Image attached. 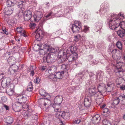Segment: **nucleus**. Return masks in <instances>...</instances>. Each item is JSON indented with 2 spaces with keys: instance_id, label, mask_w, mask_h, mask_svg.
Instances as JSON below:
<instances>
[{
  "instance_id": "14",
  "label": "nucleus",
  "mask_w": 125,
  "mask_h": 125,
  "mask_svg": "<svg viewBox=\"0 0 125 125\" xmlns=\"http://www.w3.org/2000/svg\"><path fill=\"white\" fill-rule=\"evenodd\" d=\"M103 73L101 71L97 72L96 75L97 78L95 81V82L96 84H98L99 82L102 80L103 78Z\"/></svg>"
},
{
  "instance_id": "2",
  "label": "nucleus",
  "mask_w": 125,
  "mask_h": 125,
  "mask_svg": "<svg viewBox=\"0 0 125 125\" xmlns=\"http://www.w3.org/2000/svg\"><path fill=\"white\" fill-rule=\"evenodd\" d=\"M108 57L112 56L115 60L114 63L112 64L115 67L114 72L115 73L125 71V63L122 62H117L121 58L125 61V53L121 52L118 50L114 49L111 52H108Z\"/></svg>"
},
{
  "instance_id": "31",
  "label": "nucleus",
  "mask_w": 125,
  "mask_h": 125,
  "mask_svg": "<svg viewBox=\"0 0 125 125\" xmlns=\"http://www.w3.org/2000/svg\"><path fill=\"white\" fill-rule=\"evenodd\" d=\"M96 88L94 87H93L90 88L89 90V93L91 96L94 95L96 93L95 91Z\"/></svg>"
},
{
  "instance_id": "38",
  "label": "nucleus",
  "mask_w": 125,
  "mask_h": 125,
  "mask_svg": "<svg viewBox=\"0 0 125 125\" xmlns=\"http://www.w3.org/2000/svg\"><path fill=\"white\" fill-rule=\"evenodd\" d=\"M33 90V86L32 83L31 82H30L28 84V85L27 87V90L29 92L32 91Z\"/></svg>"
},
{
  "instance_id": "9",
  "label": "nucleus",
  "mask_w": 125,
  "mask_h": 125,
  "mask_svg": "<svg viewBox=\"0 0 125 125\" xmlns=\"http://www.w3.org/2000/svg\"><path fill=\"white\" fill-rule=\"evenodd\" d=\"M105 79L108 87L106 88H105L104 92H106L108 94H110L112 91L113 88V86L114 85L113 82L115 79L112 76L109 77L107 76Z\"/></svg>"
},
{
  "instance_id": "51",
  "label": "nucleus",
  "mask_w": 125,
  "mask_h": 125,
  "mask_svg": "<svg viewBox=\"0 0 125 125\" xmlns=\"http://www.w3.org/2000/svg\"><path fill=\"white\" fill-rule=\"evenodd\" d=\"M1 100L3 102H6L7 100V98L6 96H3L1 98Z\"/></svg>"
},
{
  "instance_id": "48",
  "label": "nucleus",
  "mask_w": 125,
  "mask_h": 125,
  "mask_svg": "<svg viewBox=\"0 0 125 125\" xmlns=\"http://www.w3.org/2000/svg\"><path fill=\"white\" fill-rule=\"evenodd\" d=\"M51 69V68L50 67H49L47 68L46 70V71L48 72L49 74H52L54 73L52 71V70Z\"/></svg>"
},
{
  "instance_id": "56",
  "label": "nucleus",
  "mask_w": 125,
  "mask_h": 125,
  "mask_svg": "<svg viewBox=\"0 0 125 125\" xmlns=\"http://www.w3.org/2000/svg\"><path fill=\"white\" fill-rule=\"evenodd\" d=\"M120 89L121 90H124L125 89V85H122L119 86Z\"/></svg>"
},
{
  "instance_id": "41",
  "label": "nucleus",
  "mask_w": 125,
  "mask_h": 125,
  "mask_svg": "<svg viewBox=\"0 0 125 125\" xmlns=\"http://www.w3.org/2000/svg\"><path fill=\"white\" fill-rule=\"evenodd\" d=\"M89 27L86 25H85L84 26L83 31L85 33L88 32L89 31Z\"/></svg>"
},
{
  "instance_id": "37",
  "label": "nucleus",
  "mask_w": 125,
  "mask_h": 125,
  "mask_svg": "<svg viewBox=\"0 0 125 125\" xmlns=\"http://www.w3.org/2000/svg\"><path fill=\"white\" fill-rule=\"evenodd\" d=\"M26 2L25 1H21L19 2L18 3V6L19 8L21 9L24 7Z\"/></svg>"
},
{
  "instance_id": "42",
  "label": "nucleus",
  "mask_w": 125,
  "mask_h": 125,
  "mask_svg": "<svg viewBox=\"0 0 125 125\" xmlns=\"http://www.w3.org/2000/svg\"><path fill=\"white\" fill-rule=\"evenodd\" d=\"M17 31L19 33H22L24 31V30H23V29L21 27H19L17 28L16 29Z\"/></svg>"
},
{
  "instance_id": "57",
  "label": "nucleus",
  "mask_w": 125,
  "mask_h": 125,
  "mask_svg": "<svg viewBox=\"0 0 125 125\" xmlns=\"http://www.w3.org/2000/svg\"><path fill=\"white\" fill-rule=\"evenodd\" d=\"M2 107L5 108L6 110H9V106L5 104H3Z\"/></svg>"
},
{
  "instance_id": "43",
  "label": "nucleus",
  "mask_w": 125,
  "mask_h": 125,
  "mask_svg": "<svg viewBox=\"0 0 125 125\" xmlns=\"http://www.w3.org/2000/svg\"><path fill=\"white\" fill-rule=\"evenodd\" d=\"M93 58V56L91 55H89L86 57L87 60L89 62L90 64V62H91L92 61Z\"/></svg>"
},
{
  "instance_id": "17",
  "label": "nucleus",
  "mask_w": 125,
  "mask_h": 125,
  "mask_svg": "<svg viewBox=\"0 0 125 125\" xmlns=\"http://www.w3.org/2000/svg\"><path fill=\"white\" fill-rule=\"evenodd\" d=\"M43 15L42 12L38 11L33 15V18L35 21L38 22L42 17Z\"/></svg>"
},
{
  "instance_id": "13",
  "label": "nucleus",
  "mask_w": 125,
  "mask_h": 125,
  "mask_svg": "<svg viewBox=\"0 0 125 125\" xmlns=\"http://www.w3.org/2000/svg\"><path fill=\"white\" fill-rule=\"evenodd\" d=\"M89 74L91 78V81H87L86 82V83L87 85H94V83L95 82L97 78L96 75L94 74L92 72L89 73Z\"/></svg>"
},
{
  "instance_id": "61",
  "label": "nucleus",
  "mask_w": 125,
  "mask_h": 125,
  "mask_svg": "<svg viewBox=\"0 0 125 125\" xmlns=\"http://www.w3.org/2000/svg\"><path fill=\"white\" fill-rule=\"evenodd\" d=\"M15 39L16 41L18 42L20 41L21 38L20 37L16 36L15 37Z\"/></svg>"
},
{
  "instance_id": "54",
  "label": "nucleus",
  "mask_w": 125,
  "mask_h": 125,
  "mask_svg": "<svg viewBox=\"0 0 125 125\" xmlns=\"http://www.w3.org/2000/svg\"><path fill=\"white\" fill-rule=\"evenodd\" d=\"M106 72L108 73V74H110L111 72V70L110 69L108 66H107L105 68Z\"/></svg>"
},
{
  "instance_id": "27",
  "label": "nucleus",
  "mask_w": 125,
  "mask_h": 125,
  "mask_svg": "<svg viewBox=\"0 0 125 125\" xmlns=\"http://www.w3.org/2000/svg\"><path fill=\"white\" fill-rule=\"evenodd\" d=\"M17 22V20L15 18H13L9 20L8 21V23L10 27L14 25Z\"/></svg>"
},
{
  "instance_id": "32",
  "label": "nucleus",
  "mask_w": 125,
  "mask_h": 125,
  "mask_svg": "<svg viewBox=\"0 0 125 125\" xmlns=\"http://www.w3.org/2000/svg\"><path fill=\"white\" fill-rule=\"evenodd\" d=\"M117 33L120 37L122 38L125 36V30H119L117 31Z\"/></svg>"
},
{
  "instance_id": "33",
  "label": "nucleus",
  "mask_w": 125,
  "mask_h": 125,
  "mask_svg": "<svg viewBox=\"0 0 125 125\" xmlns=\"http://www.w3.org/2000/svg\"><path fill=\"white\" fill-rule=\"evenodd\" d=\"M54 15L53 13L51 11L49 12L48 14L43 17V19L45 20H48L52 17V15Z\"/></svg>"
},
{
  "instance_id": "62",
  "label": "nucleus",
  "mask_w": 125,
  "mask_h": 125,
  "mask_svg": "<svg viewBox=\"0 0 125 125\" xmlns=\"http://www.w3.org/2000/svg\"><path fill=\"white\" fill-rule=\"evenodd\" d=\"M78 108L80 109V111L83 110V106H82L80 104L78 106Z\"/></svg>"
},
{
  "instance_id": "16",
  "label": "nucleus",
  "mask_w": 125,
  "mask_h": 125,
  "mask_svg": "<svg viewBox=\"0 0 125 125\" xmlns=\"http://www.w3.org/2000/svg\"><path fill=\"white\" fill-rule=\"evenodd\" d=\"M103 22L101 21H99L96 22L95 24L94 29L96 32L101 29L102 27Z\"/></svg>"
},
{
  "instance_id": "3",
  "label": "nucleus",
  "mask_w": 125,
  "mask_h": 125,
  "mask_svg": "<svg viewBox=\"0 0 125 125\" xmlns=\"http://www.w3.org/2000/svg\"><path fill=\"white\" fill-rule=\"evenodd\" d=\"M77 47L75 45H72L66 50L59 51L58 55L59 58L58 60L61 62L65 60L67 58V54H70L68 57L67 60L69 62H72L76 60L78 58V54L77 52Z\"/></svg>"
},
{
  "instance_id": "24",
  "label": "nucleus",
  "mask_w": 125,
  "mask_h": 125,
  "mask_svg": "<svg viewBox=\"0 0 125 125\" xmlns=\"http://www.w3.org/2000/svg\"><path fill=\"white\" fill-rule=\"evenodd\" d=\"M80 0H69L68 1V4L74 7L77 6L79 3Z\"/></svg>"
},
{
  "instance_id": "20",
  "label": "nucleus",
  "mask_w": 125,
  "mask_h": 125,
  "mask_svg": "<svg viewBox=\"0 0 125 125\" xmlns=\"http://www.w3.org/2000/svg\"><path fill=\"white\" fill-rule=\"evenodd\" d=\"M91 102V99L90 97H87L84 99V104L86 107H89Z\"/></svg>"
},
{
  "instance_id": "36",
  "label": "nucleus",
  "mask_w": 125,
  "mask_h": 125,
  "mask_svg": "<svg viewBox=\"0 0 125 125\" xmlns=\"http://www.w3.org/2000/svg\"><path fill=\"white\" fill-rule=\"evenodd\" d=\"M8 59L7 60L9 63L10 65H11L12 63V62L13 64L15 62L16 60L15 58L11 56L8 58Z\"/></svg>"
},
{
  "instance_id": "11",
  "label": "nucleus",
  "mask_w": 125,
  "mask_h": 125,
  "mask_svg": "<svg viewBox=\"0 0 125 125\" xmlns=\"http://www.w3.org/2000/svg\"><path fill=\"white\" fill-rule=\"evenodd\" d=\"M81 23L80 21H75L74 23L71 25L70 27L73 33H75L78 32L81 29Z\"/></svg>"
},
{
  "instance_id": "59",
  "label": "nucleus",
  "mask_w": 125,
  "mask_h": 125,
  "mask_svg": "<svg viewBox=\"0 0 125 125\" xmlns=\"http://www.w3.org/2000/svg\"><path fill=\"white\" fill-rule=\"evenodd\" d=\"M10 52H7L5 54V56H7V58H8L10 57Z\"/></svg>"
},
{
  "instance_id": "49",
  "label": "nucleus",
  "mask_w": 125,
  "mask_h": 125,
  "mask_svg": "<svg viewBox=\"0 0 125 125\" xmlns=\"http://www.w3.org/2000/svg\"><path fill=\"white\" fill-rule=\"evenodd\" d=\"M100 115H96L92 119V120H96L98 119V118L100 117Z\"/></svg>"
},
{
  "instance_id": "64",
  "label": "nucleus",
  "mask_w": 125,
  "mask_h": 125,
  "mask_svg": "<svg viewBox=\"0 0 125 125\" xmlns=\"http://www.w3.org/2000/svg\"><path fill=\"white\" fill-rule=\"evenodd\" d=\"M82 40L84 41H86V38L85 37L84 35H83L81 37Z\"/></svg>"
},
{
  "instance_id": "52",
  "label": "nucleus",
  "mask_w": 125,
  "mask_h": 125,
  "mask_svg": "<svg viewBox=\"0 0 125 125\" xmlns=\"http://www.w3.org/2000/svg\"><path fill=\"white\" fill-rule=\"evenodd\" d=\"M50 67L51 68V70H52V71L54 73L57 70V68L55 66H51Z\"/></svg>"
},
{
  "instance_id": "8",
  "label": "nucleus",
  "mask_w": 125,
  "mask_h": 125,
  "mask_svg": "<svg viewBox=\"0 0 125 125\" xmlns=\"http://www.w3.org/2000/svg\"><path fill=\"white\" fill-rule=\"evenodd\" d=\"M16 0H8L7 2L8 7L5 8L4 12L7 15H10L13 12L14 10L12 6L14 5L17 3Z\"/></svg>"
},
{
  "instance_id": "35",
  "label": "nucleus",
  "mask_w": 125,
  "mask_h": 125,
  "mask_svg": "<svg viewBox=\"0 0 125 125\" xmlns=\"http://www.w3.org/2000/svg\"><path fill=\"white\" fill-rule=\"evenodd\" d=\"M48 78L50 81H52L54 82L56 81L57 80L55 74H50L48 76Z\"/></svg>"
},
{
  "instance_id": "50",
  "label": "nucleus",
  "mask_w": 125,
  "mask_h": 125,
  "mask_svg": "<svg viewBox=\"0 0 125 125\" xmlns=\"http://www.w3.org/2000/svg\"><path fill=\"white\" fill-rule=\"evenodd\" d=\"M33 67L32 66H31L30 67L31 69H32V70H31V72L30 74L32 76H33L34 74V70L33 69Z\"/></svg>"
},
{
  "instance_id": "53",
  "label": "nucleus",
  "mask_w": 125,
  "mask_h": 125,
  "mask_svg": "<svg viewBox=\"0 0 125 125\" xmlns=\"http://www.w3.org/2000/svg\"><path fill=\"white\" fill-rule=\"evenodd\" d=\"M36 26V24L33 23H31L30 25V27L32 29L34 28Z\"/></svg>"
},
{
  "instance_id": "44",
  "label": "nucleus",
  "mask_w": 125,
  "mask_h": 125,
  "mask_svg": "<svg viewBox=\"0 0 125 125\" xmlns=\"http://www.w3.org/2000/svg\"><path fill=\"white\" fill-rule=\"evenodd\" d=\"M81 36L80 34H78L74 36V40L76 41H78L80 38H81Z\"/></svg>"
},
{
  "instance_id": "63",
  "label": "nucleus",
  "mask_w": 125,
  "mask_h": 125,
  "mask_svg": "<svg viewBox=\"0 0 125 125\" xmlns=\"http://www.w3.org/2000/svg\"><path fill=\"white\" fill-rule=\"evenodd\" d=\"M25 31L24 30V31L23 32H22V33H21V35L24 37H26V35L25 34Z\"/></svg>"
},
{
  "instance_id": "30",
  "label": "nucleus",
  "mask_w": 125,
  "mask_h": 125,
  "mask_svg": "<svg viewBox=\"0 0 125 125\" xmlns=\"http://www.w3.org/2000/svg\"><path fill=\"white\" fill-rule=\"evenodd\" d=\"M120 102V100L119 98L118 97H116L114 100L112 105L114 107H115Z\"/></svg>"
},
{
  "instance_id": "19",
  "label": "nucleus",
  "mask_w": 125,
  "mask_h": 125,
  "mask_svg": "<svg viewBox=\"0 0 125 125\" xmlns=\"http://www.w3.org/2000/svg\"><path fill=\"white\" fill-rule=\"evenodd\" d=\"M25 20L26 21L30 20L32 17V13L30 10L26 11L24 15Z\"/></svg>"
},
{
  "instance_id": "28",
  "label": "nucleus",
  "mask_w": 125,
  "mask_h": 125,
  "mask_svg": "<svg viewBox=\"0 0 125 125\" xmlns=\"http://www.w3.org/2000/svg\"><path fill=\"white\" fill-rule=\"evenodd\" d=\"M36 34L35 36V38L36 40L37 41H39L40 40L39 38L40 37V35L41 34H42V32L40 29H37L35 31Z\"/></svg>"
},
{
  "instance_id": "23",
  "label": "nucleus",
  "mask_w": 125,
  "mask_h": 125,
  "mask_svg": "<svg viewBox=\"0 0 125 125\" xmlns=\"http://www.w3.org/2000/svg\"><path fill=\"white\" fill-rule=\"evenodd\" d=\"M62 96L58 95L56 97L54 100V103L57 104H61L62 102Z\"/></svg>"
},
{
  "instance_id": "25",
  "label": "nucleus",
  "mask_w": 125,
  "mask_h": 125,
  "mask_svg": "<svg viewBox=\"0 0 125 125\" xmlns=\"http://www.w3.org/2000/svg\"><path fill=\"white\" fill-rule=\"evenodd\" d=\"M84 74V71H83L79 73L78 75H82V76H80L78 78L77 81L76 82L77 83H82L83 80V75Z\"/></svg>"
},
{
  "instance_id": "1",
  "label": "nucleus",
  "mask_w": 125,
  "mask_h": 125,
  "mask_svg": "<svg viewBox=\"0 0 125 125\" xmlns=\"http://www.w3.org/2000/svg\"><path fill=\"white\" fill-rule=\"evenodd\" d=\"M125 18L123 13L120 12L118 14H112L107 19V24L110 28L112 30L121 28L125 30Z\"/></svg>"
},
{
  "instance_id": "4",
  "label": "nucleus",
  "mask_w": 125,
  "mask_h": 125,
  "mask_svg": "<svg viewBox=\"0 0 125 125\" xmlns=\"http://www.w3.org/2000/svg\"><path fill=\"white\" fill-rule=\"evenodd\" d=\"M43 50L44 53L47 54L46 56H44L43 58L44 62H46L48 63L52 62V61L53 60L52 58V55L54 53L57 52V50L52 47H50L47 44H45L43 47V49H41L39 50V53L40 55H43V52H41V51Z\"/></svg>"
},
{
  "instance_id": "22",
  "label": "nucleus",
  "mask_w": 125,
  "mask_h": 125,
  "mask_svg": "<svg viewBox=\"0 0 125 125\" xmlns=\"http://www.w3.org/2000/svg\"><path fill=\"white\" fill-rule=\"evenodd\" d=\"M59 117L61 116L62 118L64 119L68 118L70 116L69 113H65L64 111L61 112L58 115Z\"/></svg>"
},
{
  "instance_id": "55",
  "label": "nucleus",
  "mask_w": 125,
  "mask_h": 125,
  "mask_svg": "<svg viewBox=\"0 0 125 125\" xmlns=\"http://www.w3.org/2000/svg\"><path fill=\"white\" fill-rule=\"evenodd\" d=\"M5 76V75L4 73H0V80L4 78Z\"/></svg>"
},
{
  "instance_id": "60",
  "label": "nucleus",
  "mask_w": 125,
  "mask_h": 125,
  "mask_svg": "<svg viewBox=\"0 0 125 125\" xmlns=\"http://www.w3.org/2000/svg\"><path fill=\"white\" fill-rule=\"evenodd\" d=\"M81 122V120L80 119H78L75 120L74 122V123L75 124H79L80 122Z\"/></svg>"
},
{
  "instance_id": "34",
  "label": "nucleus",
  "mask_w": 125,
  "mask_h": 125,
  "mask_svg": "<svg viewBox=\"0 0 125 125\" xmlns=\"http://www.w3.org/2000/svg\"><path fill=\"white\" fill-rule=\"evenodd\" d=\"M58 106L53 104L51 108H52L54 110V111L57 112V114L58 115L61 112H60V109L57 107Z\"/></svg>"
},
{
  "instance_id": "45",
  "label": "nucleus",
  "mask_w": 125,
  "mask_h": 125,
  "mask_svg": "<svg viewBox=\"0 0 125 125\" xmlns=\"http://www.w3.org/2000/svg\"><path fill=\"white\" fill-rule=\"evenodd\" d=\"M121 97H122V100L121 103L122 105H125V98L122 95H121Z\"/></svg>"
},
{
  "instance_id": "12",
  "label": "nucleus",
  "mask_w": 125,
  "mask_h": 125,
  "mask_svg": "<svg viewBox=\"0 0 125 125\" xmlns=\"http://www.w3.org/2000/svg\"><path fill=\"white\" fill-rule=\"evenodd\" d=\"M16 100L18 103L21 104L25 103L27 101L26 96L23 94H17L16 95Z\"/></svg>"
},
{
  "instance_id": "18",
  "label": "nucleus",
  "mask_w": 125,
  "mask_h": 125,
  "mask_svg": "<svg viewBox=\"0 0 125 125\" xmlns=\"http://www.w3.org/2000/svg\"><path fill=\"white\" fill-rule=\"evenodd\" d=\"M98 92L102 94V93L104 92L105 89V85L104 83H99L97 86Z\"/></svg>"
},
{
  "instance_id": "15",
  "label": "nucleus",
  "mask_w": 125,
  "mask_h": 125,
  "mask_svg": "<svg viewBox=\"0 0 125 125\" xmlns=\"http://www.w3.org/2000/svg\"><path fill=\"white\" fill-rule=\"evenodd\" d=\"M39 94L41 95L44 97V98L47 100H49L51 98L50 95L48 93H46V91L42 89H41L39 90Z\"/></svg>"
},
{
  "instance_id": "40",
  "label": "nucleus",
  "mask_w": 125,
  "mask_h": 125,
  "mask_svg": "<svg viewBox=\"0 0 125 125\" xmlns=\"http://www.w3.org/2000/svg\"><path fill=\"white\" fill-rule=\"evenodd\" d=\"M98 62H99V61L98 59H94L90 62V64L93 65L97 64Z\"/></svg>"
},
{
  "instance_id": "26",
  "label": "nucleus",
  "mask_w": 125,
  "mask_h": 125,
  "mask_svg": "<svg viewBox=\"0 0 125 125\" xmlns=\"http://www.w3.org/2000/svg\"><path fill=\"white\" fill-rule=\"evenodd\" d=\"M5 121L7 125H10L13 122V118L10 117L8 116L5 118Z\"/></svg>"
},
{
  "instance_id": "21",
  "label": "nucleus",
  "mask_w": 125,
  "mask_h": 125,
  "mask_svg": "<svg viewBox=\"0 0 125 125\" xmlns=\"http://www.w3.org/2000/svg\"><path fill=\"white\" fill-rule=\"evenodd\" d=\"M12 64L10 65L11 66L9 68V71L11 73L16 72L18 68V67L17 65L13 64Z\"/></svg>"
},
{
  "instance_id": "7",
  "label": "nucleus",
  "mask_w": 125,
  "mask_h": 125,
  "mask_svg": "<svg viewBox=\"0 0 125 125\" xmlns=\"http://www.w3.org/2000/svg\"><path fill=\"white\" fill-rule=\"evenodd\" d=\"M73 7L72 6H68L64 9H62L53 13V15L56 17L63 16L65 17L67 15L73 11Z\"/></svg>"
},
{
  "instance_id": "47",
  "label": "nucleus",
  "mask_w": 125,
  "mask_h": 125,
  "mask_svg": "<svg viewBox=\"0 0 125 125\" xmlns=\"http://www.w3.org/2000/svg\"><path fill=\"white\" fill-rule=\"evenodd\" d=\"M76 67H79L82 65V63L80 61H77L75 63V65Z\"/></svg>"
},
{
  "instance_id": "46",
  "label": "nucleus",
  "mask_w": 125,
  "mask_h": 125,
  "mask_svg": "<svg viewBox=\"0 0 125 125\" xmlns=\"http://www.w3.org/2000/svg\"><path fill=\"white\" fill-rule=\"evenodd\" d=\"M103 125H111L110 123H108V121L106 120H104L102 121Z\"/></svg>"
},
{
  "instance_id": "10",
  "label": "nucleus",
  "mask_w": 125,
  "mask_h": 125,
  "mask_svg": "<svg viewBox=\"0 0 125 125\" xmlns=\"http://www.w3.org/2000/svg\"><path fill=\"white\" fill-rule=\"evenodd\" d=\"M109 6L108 2L106 1H104L101 5V8L99 10V12L101 17H103L106 16L109 11Z\"/></svg>"
},
{
  "instance_id": "6",
  "label": "nucleus",
  "mask_w": 125,
  "mask_h": 125,
  "mask_svg": "<svg viewBox=\"0 0 125 125\" xmlns=\"http://www.w3.org/2000/svg\"><path fill=\"white\" fill-rule=\"evenodd\" d=\"M69 66L68 65L64 64L61 65V71L56 73L55 74L56 79H60L64 77L66 78L68 77L69 75L68 72Z\"/></svg>"
},
{
  "instance_id": "58",
  "label": "nucleus",
  "mask_w": 125,
  "mask_h": 125,
  "mask_svg": "<svg viewBox=\"0 0 125 125\" xmlns=\"http://www.w3.org/2000/svg\"><path fill=\"white\" fill-rule=\"evenodd\" d=\"M40 80L39 78H37L35 79L34 80V82L35 83H39L40 82Z\"/></svg>"
},
{
  "instance_id": "39",
  "label": "nucleus",
  "mask_w": 125,
  "mask_h": 125,
  "mask_svg": "<svg viewBox=\"0 0 125 125\" xmlns=\"http://www.w3.org/2000/svg\"><path fill=\"white\" fill-rule=\"evenodd\" d=\"M116 46L118 49L121 50L122 49V43L120 41H118L116 43Z\"/></svg>"
},
{
  "instance_id": "5",
  "label": "nucleus",
  "mask_w": 125,
  "mask_h": 125,
  "mask_svg": "<svg viewBox=\"0 0 125 125\" xmlns=\"http://www.w3.org/2000/svg\"><path fill=\"white\" fill-rule=\"evenodd\" d=\"M11 80L10 78H4L1 83V85L3 88H6L7 93L9 95H12L14 91V84L10 83Z\"/></svg>"
},
{
  "instance_id": "29",
  "label": "nucleus",
  "mask_w": 125,
  "mask_h": 125,
  "mask_svg": "<svg viewBox=\"0 0 125 125\" xmlns=\"http://www.w3.org/2000/svg\"><path fill=\"white\" fill-rule=\"evenodd\" d=\"M103 110V112L102 113V116L103 117H106L109 115V112L108 109L105 108Z\"/></svg>"
}]
</instances>
